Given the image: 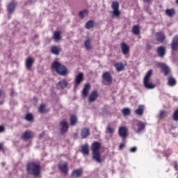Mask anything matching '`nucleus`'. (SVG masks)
<instances>
[{
  "label": "nucleus",
  "mask_w": 178,
  "mask_h": 178,
  "mask_svg": "<svg viewBox=\"0 0 178 178\" xmlns=\"http://www.w3.org/2000/svg\"><path fill=\"white\" fill-rule=\"evenodd\" d=\"M158 67L161 69L163 70L164 75L168 77V85L170 86V87H173L176 84V79L175 78L172 77V74H170V68L168 67L165 63H159L158 64Z\"/></svg>",
  "instance_id": "obj_1"
},
{
  "label": "nucleus",
  "mask_w": 178,
  "mask_h": 178,
  "mask_svg": "<svg viewBox=\"0 0 178 178\" xmlns=\"http://www.w3.org/2000/svg\"><path fill=\"white\" fill-rule=\"evenodd\" d=\"M51 68L60 76H66L67 74V68L59 61H54L51 65Z\"/></svg>",
  "instance_id": "obj_2"
},
{
  "label": "nucleus",
  "mask_w": 178,
  "mask_h": 178,
  "mask_svg": "<svg viewBox=\"0 0 178 178\" xmlns=\"http://www.w3.org/2000/svg\"><path fill=\"white\" fill-rule=\"evenodd\" d=\"M151 76H152V70H149L147 72L143 79L144 87L147 90H154V88H155V85L151 81Z\"/></svg>",
  "instance_id": "obj_3"
},
{
  "label": "nucleus",
  "mask_w": 178,
  "mask_h": 178,
  "mask_svg": "<svg viewBox=\"0 0 178 178\" xmlns=\"http://www.w3.org/2000/svg\"><path fill=\"white\" fill-rule=\"evenodd\" d=\"M41 168L40 165L35 163H30L27 165V172L29 175H33V176H40V172Z\"/></svg>",
  "instance_id": "obj_4"
},
{
  "label": "nucleus",
  "mask_w": 178,
  "mask_h": 178,
  "mask_svg": "<svg viewBox=\"0 0 178 178\" xmlns=\"http://www.w3.org/2000/svg\"><path fill=\"white\" fill-rule=\"evenodd\" d=\"M111 8L113 10V11L111 12L112 17H119L120 16V11L119 10V2H113Z\"/></svg>",
  "instance_id": "obj_5"
},
{
  "label": "nucleus",
  "mask_w": 178,
  "mask_h": 178,
  "mask_svg": "<svg viewBox=\"0 0 178 178\" xmlns=\"http://www.w3.org/2000/svg\"><path fill=\"white\" fill-rule=\"evenodd\" d=\"M103 83L104 86H111L112 84V75H111V72H106L102 75Z\"/></svg>",
  "instance_id": "obj_6"
},
{
  "label": "nucleus",
  "mask_w": 178,
  "mask_h": 178,
  "mask_svg": "<svg viewBox=\"0 0 178 178\" xmlns=\"http://www.w3.org/2000/svg\"><path fill=\"white\" fill-rule=\"evenodd\" d=\"M83 81H84V74H83L82 72H80L79 74H77L75 76L74 87L75 88L79 87V86H80V84H81V83H83Z\"/></svg>",
  "instance_id": "obj_7"
},
{
  "label": "nucleus",
  "mask_w": 178,
  "mask_h": 178,
  "mask_svg": "<svg viewBox=\"0 0 178 178\" xmlns=\"http://www.w3.org/2000/svg\"><path fill=\"white\" fill-rule=\"evenodd\" d=\"M69 86V83H67V81L66 79H63L56 84V88L58 90H65V88H67Z\"/></svg>",
  "instance_id": "obj_8"
},
{
  "label": "nucleus",
  "mask_w": 178,
  "mask_h": 178,
  "mask_svg": "<svg viewBox=\"0 0 178 178\" xmlns=\"http://www.w3.org/2000/svg\"><path fill=\"white\" fill-rule=\"evenodd\" d=\"M60 131L61 134H65L67 130H69V124L65 120H63L60 122Z\"/></svg>",
  "instance_id": "obj_9"
},
{
  "label": "nucleus",
  "mask_w": 178,
  "mask_h": 178,
  "mask_svg": "<svg viewBox=\"0 0 178 178\" xmlns=\"http://www.w3.org/2000/svg\"><path fill=\"white\" fill-rule=\"evenodd\" d=\"M92 159L97 163H102L104 162V159L101 156V152H95L92 153Z\"/></svg>",
  "instance_id": "obj_10"
},
{
  "label": "nucleus",
  "mask_w": 178,
  "mask_h": 178,
  "mask_svg": "<svg viewBox=\"0 0 178 178\" xmlns=\"http://www.w3.org/2000/svg\"><path fill=\"white\" fill-rule=\"evenodd\" d=\"M171 49L172 51H178V35H176L172 41L171 43Z\"/></svg>",
  "instance_id": "obj_11"
},
{
  "label": "nucleus",
  "mask_w": 178,
  "mask_h": 178,
  "mask_svg": "<svg viewBox=\"0 0 178 178\" xmlns=\"http://www.w3.org/2000/svg\"><path fill=\"white\" fill-rule=\"evenodd\" d=\"M121 49L123 55H129L130 53V47L126 42L121 43Z\"/></svg>",
  "instance_id": "obj_12"
},
{
  "label": "nucleus",
  "mask_w": 178,
  "mask_h": 178,
  "mask_svg": "<svg viewBox=\"0 0 178 178\" xmlns=\"http://www.w3.org/2000/svg\"><path fill=\"white\" fill-rule=\"evenodd\" d=\"M156 40L159 42H164L165 40H166V36L165 35V33L162 32H158L156 34Z\"/></svg>",
  "instance_id": "obj_13"
},
{
  "label": "nucleus",
  "mask_w": 178,
  "mask_h": 178,
  "mask_svg": "<svg viewBox=\"0 0 178 178\" xmlns=\"http://www.w3.org/2000/svg\"><path fill=\"white\" fill-rule=\"evenodd\" d=\"M99 148H101V143L99 142H93L91 145V150L92 153L99 152Z\"/></svg>",
  "instance_id": "obj_14"
},
{
  "label": "nucleus",
  "mask_w": 178,
  "mask_h": 178,
  "mask_svg": "<svg viewBox=\"0 0 178 178\" xmlns=\"http://www.w3.org/2000/svg\"><path fill=\"white\" fill-rule=\"evenodd\" d=\"M118 134H119L120 137H122V138H124V137H127V129L126 128V127H120L118 129Z\"/></svg>",
  "instance_id": "obj_15"
},
{
  "label": "nucleus",
  "mask_w": 178,
  "mask_h": 178,
  "mask_svg": "<svg viewBox=\"0 0 178 178\" xmlns=\"http://www.w3.org/2000/svg\"><path fill=\"white\" fill-rule=\"evenodd\" d=\"M15 8H16V4L15 3V2L10 3L7 6V10H8V15H12V13L15 12Z\"/></svg>",
  "instance_id": "obj_16"
},
{
  "label": "nucleus",
  "mask_w": 178,
  "mask_h": 178,
  "mask_svg": "<svg viewBox=\"0 0 178 178\" xmlns=\"http://www.w3.org/2000/svg\"><path fill=\"white\" fill-rule=\"evenodd\" d=\"M71 176L72 178L81 177V176H83V170H81L80 169L75 170L72 172Z\"/></svg>",
  "instance_id": "obj_17"
},
{
  "label": "nucleus",
  "mask_w": 178,
  "mask_h": 178,
  "mask_svg": "<svg viewBox=\"0 0 178 178\" xmlns=\"http://www.w3.org/2000/svg\"><path fill=\"white\" fill-rule=\"evenodd\" d=\"M157 54L160 58H163L166 54V49H165V47L163 46L158 47Z\"/></svg>",
  "instance_id": "obj_18"
},
{
  "label": "nucleus",
  "mask_w": 178,
  "mask_h": 178,
  "mask_svg": "<svg viewBox=\"0 0 178 178\" xmlns=\"http://www.w3.org/2000/svg\"><path fill=\"white\" fill-rule=\"evenodd\" d=\"M97 98H98V92L97 90H95L91 92L90 95L89 96L88 101L89 102H94V101L97 100Z\"/></svg>",
  "instance_id": "obj_19"
},
{
  "label": "nucleus",
  "mask_w": 178,
  "mask_h": 178,
  "mask_svg": "<svg viewBox=\"0 0 178 178\" xmlns=\"http://www.w3.org/2000/svg\"><path fill=\"white\" fill-rule=\"evenodd\" d=\"M58 168L63 173H67L69 172V168L67 167V163L66 162L58 165Z\"/></svg>",
  "instance_id": "obj_20"
},
{
  "label": "nucleus",
  "mask_w": 178,
  "mask_h": 178,
  "mask_svg": "<svg viewBox=\"0 0 178 178\" xmlns=\"http://www.w3.org/2000/svg\"><path fill=\"white\" fill-rule=\"evenodd\" d=\"M144 109H145L144 105H139L138 108L135 111L136 115H138V116H143L144 114Z\"/></svg>",
  "instance_id": "obj_21"
},
{
  "label": "nucleus",
  "mask_w": 178,
  "mask_h": 178,
  "mask_svg": "<svg viewBox=\"0 0 178 178\" xmlns=\"http://www.w3.org/2000/svg\"><path fill=\"white\" fill-rule=\"evenodd\" d=\"M81 136L82 138H87L90 136V129L88 128H83L81 130Z\"/></svg>",
  "instance_id": "obj_22"
},
{
  "label": "nucleus",
  "mask_w": 178,
  "mask_h": 178,
  "mask_svg": "<svg viewBox=\"0 0 178 178\" xmlns=\"http://www.w3.org/2000/svg\"><path fill=\"white\" fill-rule=\"evenodd\" d=\"M81 152L83 154V155H89L90 150L88 149V144H85L81 146Z\"/></svg>",
  "instance_id": "obj_23"
},
{
  "label": "nucleus",
  "mask_w": 178,
  "mask_h": 178,
  "mask_svg": "<svg viewBox=\"0 0 178 178\" xmlns=\"http://www.w3.org/2000/svg\"><path fill=\"white\" fill-rule=\"evenodd\" d=\"M114 66L116 68L117 72H122V70H124V65L123 63H116Z\"/></svg>",
  "instance_id": "obj_24"
},
{
  "label": "nucleus",
  "mask_w": 178,
  "mask_h": 178,
  "mask_svg": "<svg viewBox=\"0 0 178 178\" xmlns=\"http://www.w3.org/2000/svg\"><path fill=\"white\" fill-rule=\"evenodd\" d=\"M106 134H110V136H113L115 134V129L111 126V124H108L106 128Z\"/></svg>",
  "instance_id": "obj_25"
},
{
  "label": "nucleus",
  "mask_w": 178,
  "mask_h": 178,
  "mask_svg": "<svg viewBox=\"0 0 178 178\" xmlns=\"http://www.w3.org/2000/svg\"><path fill=\"white\" fill-rule=\"evenodd\" d=\"M33 63H34V59L31 58H27L26 62V69H29V70L31 69V67H33Z\"/></svg>",
  "instance_id": "obj_26"
},
{
  "label": "nucleus",
  "mask_w": 178,
  "mask_h": 178,
  "mask_svg": "<svg viewBox=\"0 0 178 178\" xmlns=\"http://www.w3.org/2000/svg\"><path fill=\"white\" fill-rule=\"evenodd\" d=\"M165 15H167V16H168L169 17H172V16H175V15H176V10H175L174 8L166 9Z\"/></svg>",
  "instance_id": "obj_27"
},
{
  "label": "nucleus",
  "mask_w": 178,
  "mask_h": 178,
  "mask_svg": "<svg viewBox=\"0 0 178 178\" xmlns=\"http://www.w3.org/2000/svg\"><path fill=\"white\" fill-rule=\"evenodd\" d=\"M88 91H90V84L87 83L85 85L83 91H82V94L84 97V98H86V97H87V95H88Z\"/></svg>",
  "instance_id": "obj_28"
},
{
  "label": "nucleus",
  "mask_w": 178,
  "mask_h": 178,
  "mask_svg": "<svg viewBox=\"0 0 178 178\" xmlns=\"http://www.w3.org/2000/svg\"><path fill=\"white\" fill-rule=\"evenodd\" d=\"M33 137V132L30 131H26L24 133L22 138L24 140H29V138H31Z\"/></svg>",
  "instance_id": "obj_29"
},
{
  "label": "nucleus",
  "mask_w": 178,
  "mask_h": 178,
  "mask_svg": "<svg viewBox=\"0 0 178 178\" xmlns=\"http://www.w3.org/2000/svg\"><path fill=\"white\" fill-rule=\"evenodd\" d=\"M51 51L54 54V55H59V54H60V47L58 46H54L51 48Z\"/></svg>",
  "instance_id": "obj_30"
},
{
  "label": "nucleus",
  "mask_w": 178,
  "mask_h": 178,
  "mask_svg": "<svg viewBox=\"0 0 178 178\" xmlns=\"http://www.w3.org/2000/svg\"><path fill=\"white\" fill-rule=\"evenodd\" d=\"M138 127L137 133H141V131L145 129V124L142 122H139L138 123Z\"/></svg>",
  "instance_id": "obj_31"
},
{
  "label": "nucleus",
  "mask_w": 178,
  "mask_h": 178,
  "mask_svg": "<svg viewBox=\"0 0 178 178\" xmlns=\"http://www.w3.org/2000/svg\"><path fill=\"white\" fill-rule=\"evenodd\" d=\"M92 27H94V20L88 21L85 25V28H86L87 30H90V29H92Z\"/></svg>",
  "instance_id": "obj_32"
},
{
  "label": "nucleus",
  "mask_w": 178,
  "mask_h": 178,
  "mask_svg": "<svg viewBox=\"0 0 178 178\" xmlns=\"http://www.w3.org/2000/svg\"><path fill=\"white\" fill-rule=\"evenodd\" d=\"M132 33L136 35L140 34V26L138 25H135L132 29Z\"/></svg>",
  "instance_id": "obj_33"
},
{
  "label": "nucleus",
  "mask_w": 178,
  "mask_h": 178,
  "mask_svg": "<svg viewBox=\"0 0 178 178\" xmlns=\"http://www.w3.org/2000/svg\"><path fill=\"white\" fill-rule=\"evenodd\" d=\"M84 45H85L86 49H87L88 51H90V49H91V40L90 39L86 40L85 41Z\"/></svg>",
  "instance_id": "obj_34"
},
{
  "label": "nucleus",
  "mask_w": 178,
  "mask_h": 178,
  "mask_svg": "<svg viewBox=\"0 0 178 178\" xmlns=\"http://www.w3.org/2000/svg\"><path fill=\"white\" fill-rule=\"evenodd\" d=\"M24 119L28 122H33L34 120V116H33V114L29 113L25 115Z\"/></svg>",
  "instance_id": "obj_35"
},
{
  "label": "nucleus",
  "mask_w": 178,
  "mask_h": 178,
  "mask_svg": "<svg viewBox=\"0 0 178 178\" xmlns=\"http://www.w3.org/2000/svg\"><path fill=\"white\" fill-rule=\"evenodd\" d=\"M76 123H77V117H76V115H72L70 117V124L71 126H74V124H76Z\"/></svg>",
  "instance_id": "obj_36"
},
{
  "label": "nucleus",
  "mask_w": 178,
  "mask_h": 178,
  "mask_svg": "<svg viewBox=\"0 0 178 178\" xmlns=\"http://www.w3.org/2000/svg\"><path fill=\"white\" fill-rule=\"evenodd\" d=\"M53 38H54L56 41H59V40H60V31L54 32Z\"/></svg>",
  "instance_id": "obj_37"
},
{
  "label": "nucleus",
  "mask_w": 178,
  "mask_h": 178,
  "mask_svg": "<svg viewBox=\"0 0 178 178\" xmlns=\"http://www.w3.org/2000/svg\"><path fill=\"white\" fill-rule=\"evenodd\" d=\"M122 115H124V116H129L131 113V111L129 108L122 109Z\"/></svg>",
  "instance_id": "obj_38"
},
{
  "label": "nucleus",
  "mask_w": 178,
  "mask_h": 178,
  "mask_svg": "<svg viewBox=\"0 0 178 178\" xmlns=\"http://www.w3.org/2000/svg\"><path fill=\"white\" fill-rule=\"evenodd\" d=\"M88 15V12H87V10H82L79 13V16L81 19H84V17H86V16H87Z\"/></svg>",
  "instance_id": "obj_39"
},
{
  "label": "nucleus",
  "mask_w": 178,
  "mask_h": 178,
  "mask_svg": "<svg viewBox=\"0 0 178 178\" xmlns=\"http://www.w3.org/2000/svg\"><path fill=\"white\" fill-rule=\"evenodd\" d=\"M40 113H45V104H41L38 108Z\"/></svg>",
  "instance_id": "obj_40"
},
{
  "label": "nucleus",
  "mask_w": 178,
  "mask_h": 178,
  "mask_svg": "<svg viewBox=\"0 0 178 178\" xmlns=\"http://www.w3.org/2000/svg\"><path fill=\"white\" fill-rule=\"evenodd\" d=\"M166 116H168V112L166 111L160 112L159 118H161V119H163V118H166Z\"/></svg>",
  "instance_id": "obj_41"
},
{
  "label": "nucleus",
  "mask_w": 178,
  "mask_h": 178,
  "mask_svg": "<svg viewBox=\"0 0 178 178\" xmlns=\"http://www.w3.org/2000/svg\"><path fill=\"white\" fill-rule=\"evenodd\" d=\"M173 119H174V120L177 122V120H178V109L174 112Z\"/></svg>",
  "instance_id": "obj_42"
},
{
  "label": "nucleus",
  "mask_w": 178,
  "mask_h": 178,
  "mask_svg": "<svg viewBox=\"0 0 178 178\" xmlns=\"http://www.w3.org/2000/svg\"><path fill=\"white\" fill-rule=\"evenodd\" d=\"M137 151V147H134L130 149V152H136Z\"/></svg>",
  "instance_id": "obj_43"
},
{
  "label": "nucleus",
  "mask_w": 178,
  "mask_h": 178,
  "mask_svg": "<svg viewBox=\"0 0 178 178\" xmlns=\"http://www.w3.org/2000/svg\"><path fill=\"white\" fill-rule=\"evenodd\" d=\"M3 131H5V127H3V125L0 126V133H3Z\"/></svg>",
  "instance_id": "obj_44"
},
{
  "label": "nucleus",
  "mask_w": 178,
  "mask_h": 178,
  "mask_svg": "<svg viewBox=\"0 0 178 178\" xmlns=\"http://www.w3.org/2000/svg\"><path fill=\"white\" fill-rule=\"evenodd\" d=\"M123 148H124V143H121L120 145V149H123Z\"/></svg>",
  "instance_id": "obj_45"
},
{
  "label": "nucleus",
  "mask_w": 178,
  "mask_h": 178,
  "mask_svg": "<svg viewBox=\"0 0 178 178\" xmlns=\"http://www.w3.org/2000/svg\"><path fill=\"white\" fill-rule=\"evenodd\" d=\"M3 148V145L2 143H0V149H2Z\"/></svg>",
  "instance_id": "obj_46"
},
{
  "label": "nucleus",
  "mask_w": 178,
  "mask_h": 178,
  "mask_svg": "<svg viewBox=\"0 0 178 178\" xmlns=\"http://www.w3.org/2000/svg\"><path fill=\"white\" fill-rule=\"evenodd\" d=\"M175 170H178V166H177V165H175Z\"/></svg>",
  "instance_id": "obj_47"
},
{
  "label": "nucleus",
  "mask_w": 178,
  "mask_h": 178,
  "mask_svg": "<svg viewBox=\"0 0 178 178\" xmlns=\"http://www.w3.org/2000/svg\"><path fill=\"white\" fill-rule=\"evenodd\" d=\"M145 1H146V2H147L148 3H149V2H151V1L152 0H145Z\"/></svg>",
  "instance_id": "obj_48"
},
{
  "label": "nucleus",
  "mask_w": 178,
  "mask_h": 178,
  "mask_svg": "<svg viewBox=\"0 0 178 178\" xmlns=\"http://www.w3.org/2000/svg\"><path fill=\"white\" fill-rule=\"evenodd\" d=\"M175 2L178 5V0H175Z\"/></svg>",
  "instance_id": "obj_49"
},
{
  "label": "nucleus",
  "mask_w": 178,
  "mask_h": 178,
  "mask_svg": "<svg viewBox=\"0 0 178 178\" xmlns=\"http://www.w3.org/2000/svg\"><path fill=\"white\" fill-rule=\"evenodd\" d=\"M169 156V154H165V156Z\"/></svg>",
  "instance_id": "obj_50"
},
{
  "label": "nucleus",
  "mask_w": 178,
  "mask_h": 178,
  "mask_svg": "<svg viewBox=\"0 0 178 178\" xmlns=\"http://www.w3.org/2000/svg\"><path fill=\"white\" fill-rule=\"evenodd\" d=\"M42 135H44V132L42 133Z\"/></svg>",
  "instance_id": "obj_51"
}]
</instances>
